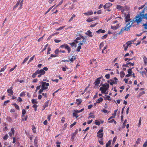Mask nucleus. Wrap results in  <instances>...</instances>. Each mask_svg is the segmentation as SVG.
<instances>
[{
    "mask_svg": "<svg viewBox=\"0 0 147 147\" xmlns=\"http://www.w3.org/2000/svg\"><path fill=\"white\" fill-rule=\"evenodd\" d=\"M101 77H99L96 79V80L94 82V84L96 86H98L100 84Z\"/></svg>",
    "mask_w": 147,
    "mask_h": 147,
    "instance_id": "9",
    "label": "nucleus"
},
{
    "mask_svg": "<svg viewBox=\"0 0 147 147\" xmlns=\"http://www.w3.org/2000/svg\"><path fill=\"white\" fill-rule=\"evenodd\" d=\"M32 130L34 133H36V128L33 125L32 126Z\"/></svg>",
    "mask_w": 147,
    "mask_h": 147,
    "instance_id": "38",
    "label": "nucleus"
},
{
    "mask_svg": "<svg viewBox=\"0 0 147 147\" xmlns=\"http://www.w3.org/2000/svg\"><path fill=\"white\" fill-rule=\"evenodd\" d=\"M120 77L121 78H123L124 77L125 75L124 72L123 71H121L120 72Z\"/></svg>",
    "mask_w": 147,
    "mask_h": 147,
    "instance_id": "29",
    "label": "nucleus"
},
{
    "mask_svg": "<svg viewBox=\"0 0 147 147\" xmlns=\"http://www.w3.org/2000/svg\"><path fill=\"white\" fill-rule=\"evenodd\" d=\"M106 32L105 30H102L101 29H99L98 30L96 31V32L97 33H99L101 32L102 33H104Z\"/></svg>",
    "mask_w": 147,
    "mask_h": 147,
    "instance_id": "14",
    "label": "nucleus"
},
{
    "mask_svg": "<svg viewBox=\"0 0 147 147\" xmlns=\"http://www.w3.org/2000/svg\"><path fill=\"white\" fill-rule=\"evenodd\" d=\"M110 80L112 81V82H110L109 81V80L107 81V82L109 83L111 85H113L114 84H117V82H115L113 80Z\"/></svg>",
    "mask_w": 147,
    "mask_h": 147,
    "instance_id": "15",
    "label": "nucleus"
},
{
    "mask_svg": "<svg viewBox=\"0 0 147 147\" xmlns=\"http://www.w3.org/2000/svg\"><path fill=\"white\" fill-rule=\"evenodd\" d=\"M26 95V92L24 91H23L21 92L20 94V96H24Z\"/></svg>",
    "mask_w": 147,
    "mask_h": 147,
    "instance_id": "34",
    "label": "nucleus"
},
{
    "mask_svg": "<svg viewBox=\"0 0 147 147\" xmlns=\"http://www.w3.org/2000/svg\"><path fill=\"white\" fill-rule=\"evenodd\" d=\"M107 34H106L102 36L101 37V39H105L107 38Z\"/></svg>",
    "mask_w": 147,
    "mask_h": 147,
    "instance_id": "50",
    "label": "nucleus"
},
{
    "mask_svg": "<svg viewBox=\"0 0 147 147\" xmlns=\"http://www.w3.org/2000/svg\"><path fill=\"white\" fill-rule=\"evenodd\" d=\"M130 15L128 13L127 14V16L125 17V21L126 22H129L130 21Z\"/></svg>",
    "mask_w": 147,
    "mask_h": 147,
    "instance_id": "11",
    "label": "nucleus"
},
{
    "mask_svg": "<svg viewBox=\"0 0 147 147\" xmlns=\"http://www.w3.org/2000/svg\"><path fill=\"white\" fill-rule=\"evenodd\" d=\"M117 26H111V29L114 30L117 29V28H119V24H117Z\"/></svg>",
    "mask_w": 147,
    "mask_h": 147,
    "instance_id": "17",
    "label": "nucleus"
},
{
    "mask_svg": "<svg viewBox=\"0 0 147 147\" xmlns=\"http://www.w3.org/2000/svg\"><path fill=\"white\" fill-rule=\"evenodd\" d=\"M109 88V85L107 83H105L102 84V86L100 88V90L101 91L102 94H105L106 91Z\"/></svg>",
    "mask_w": 147,
    "mask_h": 147,
    "instance_id": "2",
    "label": "nucleus"
},
{
    "mask_svg": "<svg viewBox=\"0 0 147 147\" xmlns=\"http://www.w3.org/2000/svg\"><path fill=\"white\" fill-rule=\"evenodd\" d=\"M6 119L9 122H11L12 121V119L10 117H7Z\"/></svg>",
    "mask_w": 147,
    "mask_h": 147,
    "instance_id": "36",
    "label": "nucleus"
},
{
    "mask_svg": "<svg viewBox=\"0 0 147 147\" xmlns=\"http://www.w3.org/2000/svg\"><path fill=\"white\" fill-rule=\"evenodd\" d=\"M95 123L96 125H99L100 124V123L99 121H98L97 120L95 121Z\"/></svg>",
    "mask_w": 147,
    "mask_h": 147,
    "instance_id": "43",
    "label": "nucleus"
},
{
    "mask_svg": "<svg viewBox=\"0 0 147 147\" xmlns=\"http://www.w3.org/2000/svg\"><path fill=\"white\" fill-rule=\"evenodd\" d=\"M112 5V4L111 3H106L105 5H104L103 7L104 9H106L107 8H108L110 7Z\"/></svg>",
    "mask_w": 147,
    "mask_h": 147,
    "instance_id": "7",
    "label": "nucleus"
},
{
    "mask_svg": "<svg viewBox=\"0 0 147 147\" xmlns=\"http://www.w3.org/2000/svg\"><path fill=\"white\" fill-rule=\"evenodd\" d=\"M61 41V40H57L56 39H55L54 40V41L56 43H59Z\"/></svg>",
    "mask_w": 147,
    "mask_h": 147,
    "instance_id": "60",
    "label": "nucleus"
},
{
    "mask_svg": "<svg viewBox=\"0 0 147 147\" xmlns=\"http://www.w3.org/2000/svg\"><path fill=\"white\" fill-rule=\"evenodd\" d=\"M127 120H125L124 121V122H123V127H122L123 128H124L125 127V124L127 122Z\"/></svg>",
    "mask_w": 147,
    "mask_h": 147,
    "instance_id": "44",
    "label": "nucleus"
},
{
    "mask_svg": "<svg viewBox=\"0 0 147 147\" xmlns=\"http://www.w3.org/2000/svg\"><path fill=\"white\" fill-rule=\"evenodd\" d=\"M106 99L107 100H111L110 96H107L106 98Z\"/></svg>",
    "mask_w": 147,
    "mask_h": 147,
    "instance_id": "58",
    "label": "nucleus"
},
{
    "mask_svg": "<svg viewBox=\"0 0 147 147\" xmlns=\"http://www.w3.org/2000/svg\"><path fill=\"white\" fill-rule=\"evenodd\" d=\"M76 103H77L78 105H79L82 102V100L81 99H77L76 100Z\"/></svg>",
    "mask_w": 147,
    "mask_h": 147,
    "instance_id": "16",
    "label": "nucleus"
},
{
    "mask_svg": "<svg viewBox=\"0 0 147 147\" xmlns=\"http://www.w3.org/2000/svg\"><path fill=\"white\" fill-rule=\"evenodd\" d=\"M38 74L37 73V71H36L35 73L33 74L32 76V77L33 78H34Z\"/></svg>",
    "mask_w": 147,
    "mask_h": 147,
    "instance_id": "32",
    "label": "nucleus"
},
{
    "mask_svg": "<svg viewBox=\"0 0 147 147\" xmlns=\"http://www.w3.org/2000/svg\"><path fill=\"white\" fill-rule=\"evenodd\" d=\"M23 0H22L20 2V7H19V9H20L21 8V7L23 5Z\"/></svg>",
    "mask_w": 147,
    "mask_h": 147,
    "instance_id": "47",
    "label": "nucleus"
},
{
    "mask_svg": "<svg viewBox=\"0 0 147 147\" xmlns=\"http://www.w3.org/2000/svg\"><path fill=\"white\" fill-rule=\"evenodd\" d=\"M103 100V99L102 98L100 97L97 100V101H96V102L98 103H100V102L102 101Z\"/></svg>",
    "mask_w": 147,
    "mask_h": 147,
    "instance_id": "24",
    "label": "nucleus"
},
{
    "mask_svg": "<svg viewBox=\"0 0 147 147\" xmlns=\"http://www.w3.org/2000/svg\"><path fill=\"white\" fill-rule=\"evenodd\" d=\"M104 46V43L103 42H101L100 45L99 47L100 48Z\"/></svg>",
    "mask_w": 147,
    "mask_h": 147,
    "instance_id": "59",
    "label": "nucleus"
},
{
    "mask_svg": "<svg viewBox=\"0 0 147 147\" xmlns=\"http://www.w3.org/2000/svg\"><path fill=\"white\" fill-rule=\"evenodd\" d=\"M84 41L82 40V41H81L80 42V43L78 44V45L81 46V45H83V43H84Z\"/></svg>",
    "mask_w": 147,
    "mask_h": 147,
    "instance_id": "55",
    "label": "nucleus"
},
{
    "mask_svg": "<svg viewBox=\"0 0 147 147\" xmlns=\"http://www.w3.org/2000/svg\"><path fill=\"white\" fill-rule=\"evenodd\" d=\"M56 143L57 144V147H60V144H61V142H57Z\"/></svg>",
    "mask_w": 147,
    "mask_h": 147,
    "instance_id": "64",
    "label": "nucleus"
},
{
    "mask_svg": "<svg viewBox=\"0 0 147 147\" xmlns=\"http://www.w3.org/2000/svg\"><path fill=\"white\" fill-rule=\"evenodd\" d=\"M42 84V88H43V87L45 88V89L46 90L48 88L47 87L49 86V83H47L45 82H41Z\"/></svg>",
    "mask_w": 147,
    "mask_h": 147,
    "instance_id": "5",
    "label": "nucleus"
},
{
    "mask_svg": "<svg viewBox=\"0 0 147 147\" xmlns=\"http://www.w3.org/2000/svg\"><path fill=\"white\" fill-rule=\"evenodd\" d=\"M81 48V46H79L77 48V49L76 50V51L78 52H79L80 51V50Z\"/></svg>",
    "mask_w": 147,
    "mask_h": 147,
    "instance_id": "45",
    "label": "nucleus"
},
{
    "mask_svg": "<svg viewBox=\"0 0 147 147\" xmlns=\"http://www.w3.org/2000/svg\"><path fill=\"white\" fill-rule=\"evenodd\" d=\"M12 105L14 106L16 109H17L18 110H19L20 109L19 107L16 103H14L12 104Z\"/></svg>",
    "mask_w": 147,
    "mask_h": 147,
    "instance_id": "21",
    "label": "nucleus"
},
{
    "mask_svg": "<svg viewBox=\"0 0 147 147\" xmlns=\"http://www.w3.org/2000/svg\"><path fill=\"white\" fill-rule=\"evenodd\" d=\"M144 10L143 9L142 11L140 13V15H137L135 17L136 20L134 21L136 22L138 24L142 21L143 18L147 20V13L144 15Z\"/></svg>",
    "mask_w": 147,
    "mask_h": 147,
    "instance_id": "1",
    "label": "nucleus"
},
{
    "mask_svg": "<svg viewBox=\"0 0 147 147\" xmlns=\"http://www.w3.org/2000/svg\"><path fill=\"white\" fill-rule=\"evenodd\" d=\"M147 146V142H145L143 145V147H146Z\"/></svg>",
    "mask_w": 147,
    "mask_h": 147,
    "instance_id": "63",
    "label": "nucleus"
},
{
    "mask_svg": "<svg viewBox=\"0 0 147 147\" xmlns=\"http://www.w3.org/2000/svg\"><path fill=\"white\" fill-rule=\"evenodd\" d=\"M143 58L145 65H147V58L145 56H144Z\"/></svg>",
    "mask_w": 147,
    "mask_h": 147,
    "instance_id": "19",
    "label": "nucleus"
},
{
    "mask_svg": "<svg viewBox=\"0 0 147 147\" xmlns=\"http://www.w3.org/2000/svg\"><path fill=\"white\" fill-rule=\"evenodd\" d=\"M76 17V16L75 14H74L72 15V16L70 18V19L69 20V22H70V21H72L73 19Z\"/></svg>",
    "mask_w": 147,
    "mask_h": 147,
    "instance_id": "25",
    "label": "nucleus"
},
{
    "mask_svg": "<svg viewBox=\"0 0 147 147\" xmlns=\"http://www.w3.org/2000/svg\"><path fill=\"white\" fill-rule=\"evenodd\" d=\"M51 50V49L50 47H48V51L47 53V54H50V51Z\"/></svg>",
    "mask_w": 147,
    "mask_h": 147,
    "instance_id": "54",
    "label": "nucleus"
},
{
    "mask_svg": "<svg viewBox=\"0 0 147 147\" xmlns=\"http://www.w3.org/2000/svg\"><path fill=\"white\" fill-rule=\"evenodd\" d=\"M123 47H124V51H127V49L128 47L127 45H126L125 44H124L123 45Z\"/></svg>",
    "mask_w": 147,
    "mask_h": 147,
    "instance_id": "39",
    "label": "nucleus"
},
{
    "mask_svg": "<svg viewBox=\"0 0 147 147\" xmlns=\"http://www.w3.org/2000/svg\"><path fill=\"white\" fill-rule=\"evenodd\" d=\"M84 110V108H83L79 111L77 110H74V111L76 113H79L82 112V111H83Z\"/></svg>",
    "mask_w": 147,
    "mask_h": 147,
    "instance_id": "27",
    "label": "nucleus"
},
{
    "mask_svg": "<svg viewBox=\"0 0 147 147\" xmlns=\"http://www.w3.org/2000/svg\"><path fill=\"white\" fill-rule=\"evenodd\" d=\"M123 8V7L121 6L120 5H117L116 8L117 9L119 10H121Z\"/></svg>",
    "mask_w": 147,
    "mask_h": 147,
    "instance_id": "28",
    "label": "nucleus"
},
{
    "mask_svg": "<svg viewBox=\"0 0 147 147\" xmlns=\"http://www.w3.org/2000/svg\"><path fill=\"white\" fill-rule=\"evenodd\" d=\"M65 26H62V27H59L57 29V30H62L63 29V28L65 27Z\"/></svg>",
    "mask_w": 147,
    "mask_h": 147,
    "instance_id": "52",
    "label": "nucleus"
},
{
    "mask_svg": "<svg viewBox=\"0 0 147 147\" xmlns=\"http://www.w3.org/2000/svg\"><path fill=\"white\" fill-rule=\"evenodd\" d=\"M76 59V57L74 56H73L70 59V61L71 62H73L74 60H75Z\"/></svg>",
    "mask_w": 147,
    "mask_h": 147,
    "instance_id": "40",
    "label": "nucleus"
},
{
    "mask_svg": "<svg viewBox=\"0 0 147 147\" xmlns=\"http://www.w3.org/2000/svg\"><path fill=\"white\" fill-rule=\"evenodd\" d=\"M8 137V135L7 134H6L3 137V139L4 140H6L7 139Z\"/></svg>",
    "mask_w": 147,
    "mask_h": 147,
    "instance_id": "41",
    "label": "nucleus"
},
{
    "mask_svg": "<svg viewBox=\"0 0 147 147\" xmlns=\"http://www.w3.org/2000/svg\"><path fill=\"white\" fill-rule=\"evenodd\" d=\"M49 102V101L47 100L43 106V107L44 108V109L48 106Z\"/></svg>",
    "mask_w": 147,
    "mask_h": 147,
    "instance_id": "20",
    "label": "nucleus"
},
{
    "mask_svg": "<svg viewBox=\"0 0 147 147\" xmlns=\"http://www.w3.org/2000/svg\"><path fill=\"white\" fill-rule=\"evenodd\" d=\"M103 132V130L102 129H100L97 133V136L98 138H102L103 135V134L101 133Z\"/></svg>",
    "mask_w": 147,
    "mask_h": 147,
    "instance_id": "4",
    "label": "nucleus"
},
{
    "mask_svg": "<svg viewBox=\"0 0 147 147\" xmlns=\"http://www.w3.org/2000/svg\"><path fill=\"white\" fill-rule=\"evenodd\" d=\"M131 42H130V41H128L127 42L125 43V45H127V46H129V45H131Z\"/></svg>",
    "mask_w": 147,
    "mask_h": 147,
    "instance_id": "57",
    "label": "nucleus"
},
{
    "mask_svg": "<svg viewBox=\"0 0 147 147\" xmlns=\"http://www.w3.org/2000/svg\"><path fill=\"white\" fill-rule=\"evenodd\" d=\"M65 49L67 50L68 53H69L71 52V48L69 47L68 45L65 44Z\"/></svg>",
    "mask_w": 147,
    "mask_h": 147,
    "instance_id": "13",
    "label": "nucleus"
},
{
    "mask_svg": "<svg viewBox=\"0 0 147 147\" xmlns=\"http://www.w3.org/2000/svg\"><path fill=\"white\" fill-rule=\"evenodd\" d=\"M134 68V67H133L132 68L129 69L128 70V71L127 73L128 74H129L130 75L132 73V71L131 70V69Z\"/></svg>",
    "mask_w": 147,
    "mask_h": 147,
    "instance_id": "31",
    "label": "nucleus"
},
{
    "mask_svg": "<svg viewBox=\"0 0 147 147\" xmlns=\"http://www.w3.org/2000/svg\"><path fill=\"white\" fill-rule=\"evenodd\" d=\"M131 24H132L130 25L128 27H127V28L125 27L124 28H122L121 29L120 32L119 33H118L117 34V35H119L120 34H122L123 33V31L124 30H130L129 28L131 27Z\"/></svg>",
    "mask_w": 147,
    "mask_h": 147,
    "instance_id": "3",
    "label": "nucleus"
},
{
    "mask_svg": "<svg viewBox=\"0 0 147 147\" xmlns=\"http://www.w3.org/2000/svg\"><path fill=\"white\" fill-rule=\"evenodd\" d=\"M111 144V141L109 140L106 144V147H108Z\"/></svg>",
    "mask_w": 147,
    "mask_h": 147,
    "instance_id": "37",
    "label": "nucleus"
},
{
    "mask_svg": "<svg viewBox=\"0 0 147 147\" xmlns=\"http://www.w3.org/2000/svg\"><path fill=\"white\" fill-rule=\"evenodd\" d=\"M44 86H43V88H41L40 89L39 91L38 92V93L39 94H41L43 91V90L45 89V88L43 87Z\"/></svg>",
    "mask_w": 147,
    "mask_h": 147,
    "instance_id": "26",
    "label": "nucleus"
},
{
    "mask_svg": "<svg viewBox=\"0 0 147 147\" xmlns=\"http://www.w3.org/2000/svg\"><path fill=\"white\" fill-rule=\"evenodd\" d=\"M26 113V111L24 109H23L22 111V117H23L25 114Z\"/></svg>",
    "mask_w": 147,
    "mask_h": 147,
    "instance_id": "33",
    "label": "nucleus"
},
{
    "mask_svg": "<svg viewBox=\"0 0 147 147\" xmlns=\"http://www.w3.org/2000/svg\"><path fill=\"white\" fill-rule=\"evenodd\" d=\"M38 139L37 136H36L34 140V144L35 147H38Z\"/></svg>",
    "mask_w": 147,
    "mask_h": 147,
    "instance_id": "8",
    "label": "nucleus"
},
{
    "mask_svg": "<svg viewBox=\"0 0 147 147\" xmlns=\"http://www.w3.org/2000/svg\"><path fill=\"white\" fill-rule=\"evenodd\" d=\"M7 92L8 93H9V94H11V95H13V91H11V90H10L9 88L7 90Z\"/></svg>",
    "mask_w": 147,
    "mask_h": 147,
    "instance_id": "22",
    "label": "nucleus"
},
{
    "mask_svg": "<svg viewBox=\"0 0 147 147\" xmlns=\"http://www.w3.org/2000/svg\"><path fill=\"white\" fill-rule=\"evenodd\" d=\"M76 135V133H74L72 134L71 135V139H74V138L75 136Z\"/></svg>",
    "mask_w": 147,
    "mask_h": 147,
    "instance_id": "48",
    "label": "nucleus"
},
{
    "mask_svg": "<svg viewBox=\"0 0 147 147\" xmlns=\"http://www.w3.org/2000/svg\"><path fill=\"white\" fill-rule=\"evenodd\" d=\"M64 0H61L60 2H59V4L56 6V7H57L58 6L61 5L63 3V1Z\"/></svg>",
    "mask_w": 147,
    "mask_h": 147,
    "instance_id": "49",
    "label": "nucleus"
},
{
    "mask_svg": "<svg viewBox=\"0 0 147 147\" xmlns=\"http://www.w3.org/2000/svg\"><path fill=\"white\" fill-rule=\"evenodd\" d=\"M99 143L101 145H103V141L102 139H100V140L98 141Z\"/></svg>",
    "mask_w": 147,
    "mask_h": 147,
    "instance_id": "56",
    "label": "nucleus"
},
{
    "mask_svg": "<svg viewBox=\"0 0 147 147\" xmlns=\"http://www.w3.org/2000/svg\"><path fill=\"white\" fill-rule=\"evenodd\" d=\"M105 77L107 79H109L110 78V75L109 74H106Z\"/></svg>",
    "mask_w": 147,
    "mask_h": 147,
    "instance_id": "53",
    "label": "nucleus"
},
{
    "mask_svg": "<svg viewBox=\"0 0 147 147\" xmlns=\"http://www.w3.org/2000/svg\"><path fill=\"white\" fill-rule=\"evenodd\" d=\"M59 52H60V51L58 49H56L55 51V53L57 55L59 54Z\"/></svg>",
    "mask_w": 147,
    "mask_h": 147,
    "instance_id": "42",
    "label": "nucleus"
},
{
    "mask_svg": "<svg viewBox=\"0 0 147 147\" xmlns=\"http://www.w3.org/2000/svg\"><path fill=\"white\" fill-rule=\"evenodd\" d=\"M52 115V114H50L49 115V116L47 117V119L48 121H49L51 119V117Z\"/></svg>",
    "mask_w": 147,
    "mask_h": 147,
    "instance_id": "62",
    "label": "nucleus"
},
{
    "mask_svg": "<svg viewBox=\"0 0 147 147\" xmlns=\"http://www.w3.org/2000/svg\"><path fill=\"white\" fill-rule=\"evenodd\" d=\"M76 123V122H74V123L72 124H71L70 125V127L71 128L74 125H75Z\"/></svg>",
    "mask_w": 147,
    "mask_h": 147,
    "instance_id": "61",
    "label": "nucleus"
},
{
    "mask_svg": "<svg viewBox=\"0 0 147 147\" xmlns=\"http://www.w3.org/2000/svg\"><path fill=\"white\" fill-rule=\"evenodd\" d=\"M10 131H11V132L12 133V134H14L15 132V130L14 128L13 127H12L11 128Z\"/></svg>",
    "mask_w": 147,
    "mask_h": 147,
    "instance_id": "51",
    "label": "nucleus"
},
{
    "mask_svg": "<svg viewBox=\"0 0 147 147\" xmlns=\"http://www.w3.org/2000/svg\"><path fill=\"white\" fill-rule=\"evenodd\" d=\"M20 0H18L17 2L16 5L14 6L13 7V9H14L16 8L18 6L20 5Z\"/></svg>",
    "mask_w": 147,
    "mask_h": 147,
    "instance_id": "18",
    "label": "nucleus"
},
{
    "mask_svg": "<svg viewBox=\"0 0 147 147\" xmlns=\"http://www.w3.org/2000/svg\"><path fill=\"white\" fill-rule=\"evenodd\" d=\"M37 72L38 74H40L42 75L44 74L45 73V71H44L42 69H41L40 70H38L36 71Z\"/></svg>",
    "mask_w": 147,
    "mask_h": 147,
    "instance_id": "10",
    "label": "nucleus"
},
{
    "mask_svg": "<svg viewBox=\"0 0 147 147\" xmlns=\"http://www.w3.org/2000/svg\"><path fill=\"white\" fill-rule=\"evenodd\" d=\"M129 64L130 65L134 66V63H131L130 62H127L126 64H123L122 65V66L124 67H128V65H129Z\"/></svg>",
    "mask_w": 147,
    "mask_h": 147,
    "instance_id": "6",
    "label": "nucleus"
},
{
    "mask_svg": "<svg viewBox=\"0 0 147 147\" xmlns=\"http://www.w3.org/2000/svg\"><path fill=\"white\" fill-rule=\"evenodd\" d=\"M77 113H76L75 112L73 113V116L75 117H76V119L78 117V115Z\"/></svg>",
    "mask_w": 147,
    "mask_h": 147,
    "instance_id": "35",
    "label": "nucleus"
},
{
    "mask_svg": "<svg viewBox=\"0 0 147 147\" xmlns=\"http://www.w3.org/2000/svg\"><path fill=\"white\" fill-rule=\"evenodd\" d=\"M85 34L90 37H92L93 36L92 32L90 30H88L87 32L85 33Z\"/></svg>",
    "mask_w": 147,
    "mask_h": 147,
    "instance_id": "12",
    "label": "nucleus"
},
{
    "mask_svg": "<svg viewBox=\"0 0 147 147\" xmlns=\"http://www.w3.org/2000/svg\"><path fill=\"white\" fill-rule=\"evenodd\" d=\"M93 21V20H92L90 18H89L86 20V21L89 22H91Z\"/></svg>",
    "mask_w": 147,
    "mask_h": 147,
    "instance_id": "46",
    "label": "nucleus"
},
{
    "mask_svg": "<svg viewBox=\"0 0 147 147\" xmlns=\"http://www.w3.org/2000/svg\"><path fill=\"white\" fill-rule=\"evenodd\" d=\"M29 56H28L27 57H26L24 60L23 62L22 63V64L24 63L28 59Z\"/></svg>",
    "mask_w": 147,
    "mask_h": 147,
    "instance_id": "23",
    "label": "nucleus"
},
{
    "mask_svg": "<svg viewBox=\"0 0 147 147\" xmlns=\"http://www.w3.org/2000/svg\"><path fill=\"white\" fill-rule=\"evenodd\" d=\"M32 103L33 104H37L38 103V101L36 99H33L31 100Z\"/></svg>",
    "mask_w": 147,
    "mask_h": 147,
    "instance_id": "30",
    "label": "nucleus"
}]
</instances>
